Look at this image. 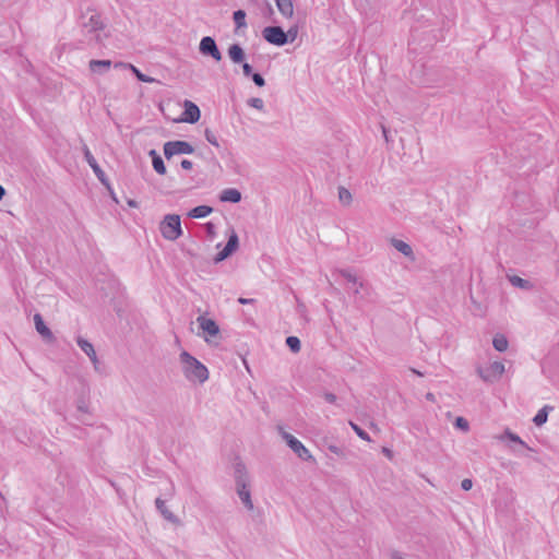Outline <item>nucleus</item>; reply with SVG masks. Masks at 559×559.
I'll list each match as a JSON object with an SVG mask.
<instances>
[{
  "mask_svg": "<svg viewBox=\"0 0 559 559\" xmlns=\"http://www.w3.org/2000/svg\"><path fill=\"white\" fill-rule=\"evenodd\" d=\"M391 245L406 258H409L411 260H415L413 249L407 242L396 239V238H392Z\"/></svg>",
  "mask_w": 559,
  "mask_h": 559,
  "instance_id": "a211bd4d",
  "label": "nucleus"
},
{
  "mask_svg": "<svg viewBox=\"0 0 559 559\" xmlns=\"http://www.w3.org/2000/svg\"><path fill=\"white\" fill-rule=\"evenodd\" d=\"M263 38L272 45L284 46L287 44V34L281 26H266L262 31Z\"/></svg>",
  "mask_w": 559,
  "mask_h": 559,
  "instance_id": "39448f33",
  "label": "nucleus"
},
{
  "mask_svg": "<svg viewBox=\"0 0 559 559\" xmlns=\"http://www.w3.org/2000/svg\"><path fill=\"white\" fill-rule=\"evenodd\" d=\"M280 13L285 17H292L294 14V4L292 0H275Z\"/></svg>",
  "mask_w": 559,
  "mask_h": 559,
  "instance_id": "4be33fe9",
  "label": "nucleus"
},
{
  "mask_svg": "<svg viewBox=\"0 0 559 559\" xmlns=\"http://www.w3.org/2000/svg\"><path fill=\"white\" fill-rule=\"evenodd\" d=\"M247 103L250 107L255 108L258 110H262L264 108V102L262 98L259 97L249 98Z\"/></svg>",
  "mask_w": 559,
  "mask_h": 559,
  "instance_id": "72a5a7b5",
  "label": "nucleus"
},
{
  "mask_svg": "<svg viewBox=\"0 0 559 559\" xmlns=\"http://www.w3.org/2000/svg\"><path fill=\"white\" fill-rule=\"evenodd\" d=\"M213 212V209L209 205H199L193 207L188 215L192 218H203L210 215Z\"/></svg>",
  "mask_w": 559,
  "mask_h": 559,
  "instance_id": "393cba45",
  "label": "nucleus"
},
{
  "mask_svg": "<svg viewBox=\"0 0 559 559\" xmlns=\"http://www.w3.org/2000/svg\"><path fill=\"white\" fill-rule=\"evenodd\" d=\"M265 7H266V12L273 13V9H272V5L270 4V2L265 1Z\"/></svg>",
  "mask_w": 559,
  "mask_h": 559,
  "instance_id": "a18cd8bd",
  "label": "nucleus"
},
{
  "mask_svg": "<svg viewBox=\"0 0 559 559\" xmlns=\"http://www.w3.org/2000/svg\"><path fill=\"white\" fill-rule=\"evenodd\" d=\"M286 345L293 353H298L301 347L300 340L297 336H288L286 338Z\"/></svg>",
  "mask_w": 559,
  "mask_h": 559,
  "instance_id": "2f4dec72",
  "label": "nucleus"
},
{
  "mask_svg": "<svg viewBox=\"0 0 559 559\" xmlns=\"http://www.w3.org/2000/svg\"><path fill=\"white\" fill-rule=\"evenodd\" d=\"M199 51L201 55L212 57L215 61H221L223 56L219 51L216 41L211 36H204L199 45Z\"/></svg>",
  "mask_w": 559,
  "mask_h": 559,
  "instance_id": "6e6552de",
  "label": "nucleus"
},
{
  "mask_svg": "<svg viewBox=\"0 0 559 559\" xmlns=\"http://www.w3.org/2000/svg\"><path fill=\"white\" fill-rule=\"evenodd\" d=\"M159 230L162 236L167 240H176L182 235L180 216L177 214H168L160 222Z\"/></svg>",
  "mask_w": 559,
  "mask_h": 559,
  "instance_id": "7ed1b4c3",
  "label": "nucleus"
},
{
  "mask_svg": "<svg viewBox=\"0 0 559 559\" xmlns=\"http://www.w3.org/2000/svg\"><path fill=\"white\" fill-rule=\"evenodd\" d=\"M426 399L429 400V401H433V394L432 393H427Z\"/></svg>",
  "mask_w": 559,
  "mask_h": 559,
  "instance_id": "603ef678",
  "label": "nucleus"
},
{
  "mask_svg": "<svg viewBox=\"0 0 559 559\" xmlns=\"http://www.w3.org/2000/svg\"><path fill=\"white\" fill-rule=\"evenodd\" d=\"M205 227H206V231L209 235H214L215 225L213 223H211V222L206 223Z\"/></svg>",
  "mask_w": 559,
  "mask_h": 559,
  "instance_id": "37998d69",
  "label": "nucleus"
},
{
  "mask_svg": "<svg viewBox=\"0 0 559 559\" xmlns=\"http://www.w3.org/2000/svg\"><path fill=\"white\" fill-rule=\"evenodd\" d=\"M180 166H181L183 169H186V170H190V169L192 168V166H193V165H192V162H191V160H189V159H183V160H181Z\"/></svg>",
  "mask_w": 559,
  "mask_h": 559,
  "instance_id": "79ce46f5",
  "label": "nucleus"
},
{
  "mask_svg": "<svg viewBox=\"0 0 559 559\" xmlns=\"http://www.w3.org/2000/svg\"><path fill=\"white\" fill-rule=\"evenodd\" d=\"M76 344L88 356L95 370H98L99 361L93 344L90 343L87 340L83 338L82 336L76 337Z\"/></svg>",
  "mask_w": 559,
  "mask_h": 559,
  "instance_id": "ddd939ff",
  "label": "nucleus"
},
{
  "mask_svg": "<svg viewBox=\"0 0 559 559\" xmlns=\"http://www.w3.org/2000/svg\"><path fill=\"white\" fill-rule=\"evenodd\" d=\"M383 453H384L386 456L391 457V451H390L389 449L384 448V449H383Z\"/></svg>",
  "mask_w": 559,
  "mask_h": 559,
  "instance_id": "8fccbe9b",
  "label": "nucleus"
},
{
  "mask_svg": "<svg viewBox=\"0 0 559 559\" xmlns=\"http://www.w3.org/2000/svg\"><path fill=\"white\" fill-rule=\"evenodd\" d=\"M5 194V190L4 188L0 185V201L2 200V198L4 197Z\"/></svg>",
  "mask_w": 559,
  "mask_h": 559,
  "instance_id": "49530a36",
  "label": "nucleus"
},
{
  "mask_svg": "<svg viewBox=\"0 0 559 559\" xmlns=\"http://www.w3.org/2000/svg\"><path fill=\"white\" fill-rule=\"evenodd\" d=\"M83 153H84L85 160L87 162L90 167L93 169L97 179L112 193L111 188H110V182H109L106 174L100 168V166L96 162L95 157L93 156V154L91 153V151L86 144H83Z\"/></svg>",
  "mask_w": 559,
  "mask_h": 559,
  "instance_id": "0eeeda50",
  "label": "nucleus"
},
{
  "mask_svg": "<svg viewBox=\"0 0 559 559\" xmlns=\"http://www.w3.org/2000/svg\"><path fill=\"white\" fill-rule=\"evenodd\" d=\"M115 68H129L134 73L136 79L144 83H152L155 81L153 78L142 73L138 68H135L131 63L117 62L115 63Z\"/></svg>",
  "mask_w": 559,
  "mask_h": 559,
  "instance_id": "aec40b11",
  "label": "nucleus"
},
{
  "mask_svg": "<svg viewBox=\"0 0 559 559\" xmlns=\"http://www.w3.org/2000/svg\"><path fill=\"white\" fill-rule=\"evenodd\" d=\"M411 371L416 373L417 376H420V377L423 376V373L420 371H418V370H416L414 368H411Z\"/></svg>",
  "mask_w": 559,
  "mask_h": 559,
  "instance_id": "3c124183",
  "label": "nucleus"
},
{
  "mask_svg": "<svg viewBox=\"0 0 559 559\" xmlns=\"http://www.w3.org/2000/svg\"><path fill=\"white\" fill-rule=\"evenodd\" d=\"M340 275L343 276L350 285H354V294L357 295L359 289L364 286L362 282H359L357 276L353 274L349 270H340Z\"/></svg>",
  "mask_w": 559,
  "mask_h": 559,
  "instance_id": "412c9836",
  "label": "nucleus"
},
{
  "mask_svg": "<svg viewBox=\"0 0 559 559\" xmlns=\"http://www.w3.org/2000/svg\"><path fill=\"white\" fill-rule=\"evenodd\" d=\"M155 506H156V509L158 510V512L163 515L165 521H167V522H176L177 521L174 513L170 512L168 510V508L166 507V503L164 500H162L160 498H156Z\"/></svg>",
  "mask_w": 559,
  "mask_h": 559,
  "instance_id": "5701e85b",
  "label": "nucleus"
},
{
  "mask_svg": "<svg viewBox=\"0 0 559 559\" xmlns=\"http://www.w3.org/2000/svg\"><path fill=\"white\" fill-rule=\"evenodd\" d=\"M34 322L36 331L48 341H51L53 338L52 332L50 329L45 324L43 317L39 313H36L34 316Z\"/></svg>",
  "mask_w": 559,
  "mask_h": 559,
  "instance_id": "2eb2a0df",
  "label": "nucleus"
},
{
  "mask_svg": "<svg viewBox=\"0 0 559 559\" xmlns=\"http://www.w3.org/2000/svg\"><path fill=\"white\" fill-rule=\"evenodd\" d=\"M280 433L282 438L285 440L287 445L292 449V451L302 461H314L313 455L310 453V451L299 441L296 437L290 435L289 432L283 430V428L280 427Z\"/></svg>",
  "mask_w": 559,
  "mask_h": 559,
  "instance_id": "20e7f679",
  "label": "nucleus"
},
{
  "mask_svg": "<svg viewBox=\"0 0 559 559\" xmlns=\"http://www.w3.org/2000/svg\"><path fill=\"white\" fill-rule=\"evenodd\" d=\"M552 407L549 405H545L543 408H540L537 414L534 416L533 421L536 426L544 425L548 419V413L551 411Z\"/></svg>",
  "mask_w": 559,
  "mask_h": 559,
  "instance_id": "a878e982",
  "label": "nucleus"
},
{
  "mask_svg": "<svg viewBox=\"0 0 559 559\" xmlns=\"http://www.w3.org/2000/svg\"><path fill=\"white\" fill-rule=\"evenodd\" d=\"M204 135H205L206 141L209 143H211L212 145H214V146H218L219 145L218 141H217V136L210 129H205Z\"/></svg>",
  "mask_w": 559,
  "mask_h": 559,
  "instance_id": "f704fd0d",
  "label": "nucleus"
},
{
  "mask_svg": "<svg viewBox=\"0 0 559 559\" xmlns=\"http://www.w3.org/2000/svg\"><path fill=\"white\" fill-rule=\"evenodd\" d=\"M228 57L234 63H242L245 61V50L239 44H233L228 47Z\"/></svg>",
  "mask_w": 559,
  "mask_h": 559,
  "instance_id": "dca6fc26",
  "label": "nucleus"
},
{
  "mask_svg": "<svg viewBox=\"0 0 559 559\" xmlns=\"http://www.w3.org/2000/svg\"><path fill=\"white\" fill-rule=\"evenodd\" d=\"M473 486V483L471 479L466 478V479H463L462 483H461V487L463 490H469Z\"/></svg>",
  "mask_w": 559,
  "mask_h": 559,
  "instance_id": "a19ab883",
  "label": "nucleus"
},
{
  "mask_svg": "<svg viewBox=\"0 0 559 559\" xmlns=\"http://www.w3.org/2000/svg\"><path fill=\"white\" fill-rule=\"evenodd\" d=\"M219 200L222 202L238 203L241 201V193L235 188H227L221 192Z\"/></svg>",
  "mask_w": 559,
  "mask_h": 559,
  "instance_id": "f3484780",
  "label": "nucleus"
},
{
  "mask_svg": "<svg viewBox=\"0 0 559 559\" xmlns=\"http://www.w3.org/2000/svg\"><path fill=\"white\" fill-rule=\"evenodd\" d=\"M150 156H152V165L154 170L159 175L166 174V167L163 158L157 154L155 150L150 151Z\"/></svg>",
  "mask_w": 559,
  "mask_h": 559,
  "instance_id": "b1692460",
  "label": "nucleus"
},
{
  "mask_svg": "<svg viewBox=\"0 0 559 559\" xmlns=\"http://www.w3.org/2000/svg\"><path fill=\"white\" fill-rule=\"evenodd\" d=\"M111 61L110 60H91L90 63H88V68L92 72L94 73H98V74H104L106 73L110 67H111Z\"/></svg>",
  "mask_w": 559,
  "mask_h": 559,
  "instance_id": "6ab92c4d",
  "label": "nucleus"
},
{
  "mask_svg": "<svg viewBox=\"0 0 559 559\" xmlns=\"http://www.w3.org/2000/svg\"><path fill=\"white\" fill-rule=\"evenodd\" d=\"M349 426L352 427V429L356 432V435L359 438H361L362 440H366V441H370L369 435L364 429H361L357 424L349 421Z\"/></svg>",
  "mask_w": 559,
  "mask_h": 559,
  "instance_id": "473e14b6",
  "label": "nucleus"
},
{
  "mask_svg": "<svg viewBox=\"0 0 559 559\" xmlns=\"http://www.w3.org/2000/svg\"><path fill=\"white\" fill-rule=\"evenodd\" d=\"M338 200L344 205H349L353 201V195L348 189L345 187L338 188Z\"/></svg>",
  "mask_w": 559,
  "mask_h": 559,
  "instance_id": "c756f323",
  "label": "nucleus"
},
{
  "mask_svg": "<svg viewBox=\"0 0 559 559\" xmlns=\"http://www.w3.org/2000/svg\"><path fill=\"white\" fill-rule=\"evenodd\" d=\"M504 373V365L500 361H493L486 369H478L479 377L486 382H495Z\"/></svg>",
  "mask_w": 559,
  "mask_h": 559,
  "instance_id": "1a4fd4ad",
  "label": "nucleus"
},
{
  "mask_svg": "<svg viewBox=\"0 0 559 559\" xmlns=\"http://www.w3.org/2000/svg\"><path fill=\"white\" fill-rule=\"evenodd\" d=\"M240 304L242 305H247V304H250L252 302L253 300L252 299H247V298H239L238 300Z\"/></svg>",
  "mask_w": 559,
  "mask_h": 559,
  "instance_id": "c03bdc74",
  "label": "nucleus"
},
{
  "mask_svg": "<svg viewBox=\"0 0 559 559\" xmlns=\"http://www.w3.org/2000/svg\"><path fill=\"white\" fill-rule=\"evenodd\" d=\"M324 400L328 403L334 404L336 402V395L331 392H326L324 393Z\"/></svg>",
  "mask_w": 559,
  "mask_h": 559,
  "instance_id": "ea45409f",
  "label": "nucleus"
},
{
  "mask_svg": "<svg viewBox=\"0 0 559 559\" xmlns=\"http://www.w3.org/2000/svg\"><path fill=\"white\" fill-rule=\"evenodd\" d=\"M197 322L199 328L210 336H216L219 333V326L213 319L200 316Z\"/></svg>",
  "mask_w": 559,
  "mask_h": 559,
  "instance_id": "4468645a",
  "label": "nucleus"
},
{
  "mask_svg": "<svg viewBox=\"0 0 559 559\" xmlns=\"http://www.w3.org/2000/svg\"><path fill=\"white\" fill-rule=\"evenodd\" d=\"M492 345H493L496 350H498V352H506L508 349L509 343H508V340H507L506 336H503L501 334H497L493 337Z\"/></svg>",
  "mask_w": 559,
  "mask_h": 559,
  "instance_id": "c85d7f7f",
  "label": "nucleus"
},
{
  "mask_svg": "<svg viewBox=\"0 0 559 559\" xmlns=\"http://www.w3.org/2000/svg\"><path fill=\"white\" fill-rule=\"evenodd\" d=\"M183 107L185 110L180 120L188 123L198 122L201 117L199 107L191 100H185Z\"/></svg>",
  "mask_w": 559,
  "mask_h": 559,
  "instance_id": "f8f14e48",
  "label": "nucleus"
},
{
  "mask_svg": "<svg viewBox=\"0 0 559 559\" xmlns=\"http://www.w3.org/2000/svg\"><path fill=\"white\" fill-rule=\"evenodd\" d=\"M234 22L237 28L246 27V12L243 10H237L233 14Z\"/></svg>",
  "mask_w": 559,
  "mask_h": 559,
  "instance_id": "7c9ffc66",
  "label": "nucleus"
},
{
  "mask_svg": "<svg viewBox=\"0 0 559 559\" xmlns=\"http://www.w3.org/2000/svg\"><path fill=\"white\" fill-rule=\"evenodd\" d=\"M128 205L131 206V207H136V202L134 200H129L128 201Z\"/></svg>",
  "mask_w": 559,
  "mask_h": 559,
  "instance_id": "09e8293b",
  "label": "nucleus"
},
{
  "mask_svg": "<svg viewBox=\"0 0 559 559\" xmlns=\"http://www.w3.org/2000/svg\"><path fill=\"white\" fill-rule=\"evenodd\" d=\"M285 34H287V44L293 43L298 36V26L295 25L289 27L288 31L285 32Z\"/></svg>",
  "mask_w": 559,
  "mask_h": 559,
  "instance_id": "c9c22d12",
  "label": "nucleus"
},
{
  "mask_svg": "<svg viewBox=\"0 0 559 559\" xmlns=\"http://www.w3.org/2000/svg\"><path fill=\"white\" fill-rule=\"evenodd\" d=\"M239 246V239L235 231L229 236L224 249L214 257V262L219 263L231 255Z\"/></svg>",
  "mask_w": 559,
  "mask_h": 559,
  "instance_id": "9b49d317",
  "label": "nucleus"
},
{
  "mask_svg": "<svg viewBox=\"0 0 559 559\" xmlns=\"http://www.w3.org/2000/svg\"><path fill=\"white\" fill-rule=\"evenodd\" d=\"M179 357L182 364V372L187 380L204 383L209 379L207 368L195 357L186 350H183Z\"/></svg>",
  "mask_w": 559,
  "mask_h": 559,
  "instance_id": "f257e3e1",
  "label": "nucleus"
},
{
  "mask_svg": "<svg viewBox=\"0 0 559 559\" xmlns=\"http://www.w3.org/2000/svg\"><path fill=\"white\" fill-rule=\"evenodd\" d=\"M251 78L257 86L263 87L265 85V80L260 73H253Z\"/></svg>",
  "mask_w": 559,
  "mask_h": 559,
  "instance_id": "4c0bfd02",
  "label": "nucleus"
},
{
  "mask_svg": "<svg viewBox=\"0 0 559 559\" xmlns=\"http://www.w3.org/2000/svg\"><path fill=\"white\" fill-rule=\"evenodd\" d=\"M234 477L239 499L248 510H252L253 503L249 490V475L246 465L240 461L234 464Z\"/></svg>",
  "mask_w": 559,
  "mask_h": 559,
  "instance_id": "f03ea898",
  "label": "nucleus"
},
{
  "mask_svg": "<svg viewBox=\"0 0 559 559\" xmlns=\"http://www.w3.org/2000/svg\"><path fill=\"white\" fill-rule=\"evenodd\" d=\"M382 132H383V136H384L385 141H389L388 131H386L385 127H383V126H382Z\"/></svg>",
  "mask_w": 559,
  "mask_h": 559,
  "instance_id": "de8ad7c7",
  "label": "nucleus"
},
{
  "mask_svg": "<svg viewBox=\"0 0 559 559\" xmlns=\"http://www.w3.org/2000/svg\"><path fill=\"white\" fill-rule=\"evenodd\" d=\"M500 440L508 439L512 442H515L523 448L532 450L516 433L512 432L510 429H506L503 435L499 437Z\"/></svg>",
  "mask_w": 559,
  "mask_h": 559,
  "instance_id": "bb28decb",
  "label": "nucleus"
},
{
  "mask_svg": "<svg viewBox=\"0 0 559 559\" xmlns=\"http://www.w3.org/2000/svg\"><path fill=\"white\" fill-rule=\"evenodd\" d=\"M454 426L463 431H467L469 428L468 421L463 417H457L454 421Z\"/></svg>",
  "mask_w": 559,
  "mask_h": 559,
  "instance_id": "e433bc0d",
  "label": "nucleus"
},
{
  "mask_svg": "<svg viewBox=\"0 0 559 559\" xmlns=\"http://www.w3.org/2000/svg\"><path fill=\"white\" fill-rule=\"evenodd\" d=\"M194 147L186 141H168L164 144V155L167 159L176 154H192Z\"/></svg>",
  "mask_w": 559,
  "mask_h": 559,
  "instance_id": "423d86ee",
  "label": "nucleus"
},
{
  "mask_svg": "<svg viewBox=\"0 0 559 559\" xmlns=\"http://www.w3.org/2000/svg\"><path fill=\"white\" fill-rule=\"evenodd\" d=\"M242 72L245 76H251L253 74L252 67L248 62H242Z\"/></svg>",
  "mask_w": 559,
  "mask_h": 559,
  "instance_id": "58836bf2",
  "label": "nucleus"
},
{
  "mask_svg": "<svg viewBox=\"0 0 559 559\" xmlns=\"http://www.w3.org/2000/svg\"><path fill=\"white\" fill-rule=\"evenodd\" d=\"M509 281L513 286L522 289H531L533 286L530 281L524 280L518 275L509 276Z\"/></svg>",
  "mask_w": 559,
  "mask_h": 559,
  "instance_id": "cd10ccee",
  "label": "nucleus"
},
{
  "mask_svg": "<svg viewBox=\"0 0 559 559\" xmlns=\"http://www.w3.org/2000/svg\"><path fill=\"white\" fill-rule=\"evenodd\" d=\"M82 26L86 33H95L94 39L96 43H102L100 35L97 32L104 29V23L98 13L90 15Z\"/></svg>",
  "mask_w": 559,
  "mask_h": 559,
  "instance_id": "9d476101",
  "label": "nucleus"
}]
</instances>
